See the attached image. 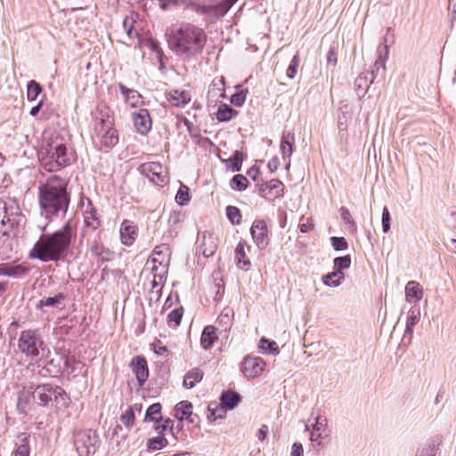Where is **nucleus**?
Here are the masks:
<instances>
[{
  "label": "nucleus",
  "mask_w": 456,
  "mask_h": 456,
  "mask_svg": "<svg viewBox=\"0 0 456 456\" xmlns=\"http://www.w3.org/2000/svg\"><path fill=\"white\" fill-rule=\"evenodd\" d=\"M76 234V227L67 222L61 230L43 234L29 251L28 256L43 262H57L69 249Z\"/></svg>",
  "instance_id": "f257e3e1"
},
{
  "label": "nucleus",
  "mask_w": 456,
  "mask_h": 456,
  "mask_svg": "<svg viewBox=\"0 0 456 456\" xmlns=\"http://www.w3.org/2000/svg\"><path fill=\"white\" fill-rule=\"evenodd\" d=\"M68 183L65 179L53 175L38 187V201L46 216L57 215L60 211L66 212L69 204L67 192Z\"/></svg>",
  "instance_id": "f03ea898"
},
{
  "label": "nucleus",
  "mask_w": 456,
  "mask_h": 456,
  "mask_svg": "<svg viewBox=\"0 0 456 456\" xmlns=\"http://www.w3.org/2000/svg\"><path fill=\"white\" fill-rule=\"evenodd\" d=\"M207 39V34L201 28L188 23L172 33L169 45L176 53L192 57L202 53Z\"/></svg>",
  "instance_id": "7ed1b4c3"
},
{
  "label": "nucleus",
  "mask_w": 456,
  "mask_h": 456,
  "mask_svg": "<svg viewBox=\"0 0 456 456\" xmlns=\"http://www.w3.org/2000/svg\"><path fill=\"white\" fill-rule=\"evenodd\" d=\"M106 104L97 107L94 131L102 147L112 148L118 142V134L114 128V118Z\"/></svg>",
  "instance_id": "20e7f679"
},
{
  "label": "nucleus",
  "mask_w": 456,
  "mask_h": 456,
  "mask_svg": "<svg viewBox=\"0 0 456 456\" xmlns=\"http://www.w3.org/2000/svg\"><path fill=\"white\" fill-rule=\"evenodd\" d=\"M40 161L45 171L57 172L71 164L72 153L65 143L53 141L41 152Z\"/></svg>",
  "instance_id": "39448f33"
},
{
  "label": "nucleus",
  "mask_w": 456,
  "mask_h": 456,
  "mask_svg": "<svg viewBox=\"0 0 456 456\" xmlns=\"http://www.w3.org/2000/svg\"><path fill=\"white\" fill-rule=\"evenodd\" d=\"M32 396L34 400H38L39 405L46 406L52 403L56 410L66 409L70 403L69 395L61 387L50 384L37 387Z\"/></svg>",
  "instance_id": "423d86ee"
},
{
  "label": "nucleus",
  "mask_w": 456,
  "mask_h": 456,
  "mask_svg": "<svg viewBox=\"0 0 456 456\" xmlns=\"http://www.w3.org/2000/svg\"><path fill=\"white\" fill-rule=\"evenodd\" d=\"M18 348L27 358L37 362V358L45 354V345L37 330H26L20 332Z\"/></svg>",
  "instance_id": "0eeeda50"
},
{
  "label": "nucleus",
  "mask_w": 456,
  "mask_h": 456,
  "mask_svg": "<svg viewBox=\"0 0 456 456\" xmlns=\"http://www.w3.org/2000/svg\"><path fill=\"white\" fill-rule=\"evenodd\" d=\"M74 443L80 456H91L96 452L98 436L92 429L80 431L76 435Z\"/></svg>",
  "instance_id": "6e6552de"
},
{
  "label": "nucleus",
  "mask_w": 456,
  "mask_h": 456,
  "mask_svg": "<svg viewBox=\"0 0 456 456\" xmlns=\"http://www.w3.org/2000/svg\"><path fill=\"white\" fill-rule=\"evenodd\" d=\"M139 171L159 186H163L168 182L167 170L159 162L143 163L139 167Z\"/></svg>",
  "instance_id": "1a4fd4ad"
},
{
  "label": "nucleus",
  "mask_w": 456,
  "mask_h": 456,
  "mask_svg": "<svg viewBox=\"0 0 456 456\" xmlns=\"http://www.w3.org/2000/svg\"><path fill=\"white\" fill-rule=\"evenodd\" d=\"M266 362L259 357L247 355L240 363V371L248 379L260 377L266 369Z\"/></svg>",
  "instance_id": "9d476101"
},
{
  "label": "nucleus",
  "mask_w": 456,
  "mask_h": 456,
  "mask_svg": "<svg viewBox=\"0 0 456 456\" xmlns=\"http://www.w3.org/2000/svg\"><path fill=\"white\" fill-rule=\"evenodd\" d=\"M250 235L258 249H265L270 244V232L264 219L254 220L250 227Z\"/></svg>",
  "instance_id": "9b49d317"
},
{
  "label": "nucleus",
  "mask_w": 456,
  "mask_h": 456,
  "mask_svg": "<svg viewBox=\"0 0 456 456\" xmlns=\"http://www.w3.org/2000/svg\"><path fill=\"white\" fill-rule=\"evenodd\" d=\"M129 366L136 378L138 387H142L149 378V368L146 359L143 356L136 355L132 358Z\"/></svg>",
  "instance_id": "f8f14e48"
},
{
  "label": "nucleus",
  "mask_w": 456,
  "mask_h": 456,
  "mask_svg": "<svg viewBox=\"0 0 456 456\" xmlns=\"http://www.w3.org/2000/svg\"><path fill=\"white\" fill-rule=\"evenodd\" d=\"M283 188V183L278 179H272L267 183L258 184L259 194L267 200H274L282 196Z\"/></svg>",
  "instance_id": "ddd939ff"
},
{
  "label": "nucleus",
  "mask_w": 456,
  "mask_h": 456,
  "mask_svg": "<svg viewBox=\"0 0 456 456\" xmlns=\"http://www.w3.org/2000/svg\"><path fill=\"white\" fill-rule=\"evenodd\" d=\"M133 123L136 131L145 135L151 129L152 121L148 110L140 109L133 114Z\"/></svg>",
  "instance_id": "4468645a"
},
{
  "label": "nucleus",
  "mask_w": 456,
  "mask_h": 456,
  "mask_svg": "<svg viewBox=\"0 0 456 456\" xmlns=\"http://www.w3.org/2000/svg\"><path fill=\"white\" fill-rule=\"evenodd\" d=\"M121 243L125 246H131L138 236V227L131 220H124L119 229Z\"/></svg>",
  "instance_id": "2eb2a0df"
},
{
  "label": "nucleus",
  "mask_w": 456,
  "mask_h": 456,
  "mask_svg": "<svg viewBox=\"0 0 456 456\" xmlns=\"http://www.w3.org/2000/svg\"><path fill=\"white\" fill-rule=\"evenodd\" d=\"M250 247L248 245L245 240H240L234 249V260L236 265L240 269L248 271L251 266V262L247 255L249 251Z\"/></svg>",
  "instance_id": "dca6fc26"
},
{
  "label": "nucleus",
  "mask_w": 456,
  "mask_h": 456,
  "mask_svg": "<svg viewBox=\"0 0 456 456\" xmlns=\"http://www.w3.org/2000/svg\"><path fill=\"white\" fill-rule=\"evenodd\" d=\"M167 100L171 106L183 108L191 101V93L186 89H174L167 94Z\"/></svg>",
  "instance_id": "f3484780"
},
{
  "label": "nucleus",
  "mask_w": 456,
  "mask_h": 456,
  "mask_svg": "<svg viewBox=\"0 0 456 456\" xmlns=\"http://www.w3.org/2000/svg\"><path fill=\"white\" fill-rule=\"evenodd\" d=\"M175 416L181 421L186 420L189 423H197L199 417L192 413V404L188 401H182L175 406Z\"/></svg>",
  "instance_id": "a211bd4d"
},
{
  "label": "nucleus",
  "mask_w": 456,
  "mask_h": 456,
  "mask_svg": "<svg viewBox=\"0 0 456 456\" xmlns=\"http://www.w3.org/2000/svg\"><path fill=\"white\" fill-rule=\"evenodd\" d=\"M84 224L87 229L92 231L99 229L102 225L101 216L91 202L88 203L86 209L84 211Z\"/></svg>",
  "instance_id": "6ab92c4d"
},
{
  "label": "nucleus",
  "mask_w": 456,
  "mask_h": 456,
  "mask_svg": "<svg viewBox=\"0 0 456 456\" xmlns=\"http://www.w3.org/2000/svg\"><path fill=\"white\" fill-rule=\"evenodd\" d=\"M139 15L135 12H131L126 16L123 20V28L126 31L129 39H138V45H141V37L137 28V19Z\"/></svg>",
  "instance_id": "aec40b11"
},
{
  "label": "nucleus",
  "mask_w": 456,
  "mask_h": 456,
  "mask_svg": "<svg viewBox=\"0 0 456 456\" xmlns=\"http://www.w3.org/2000/svg\"><path fill=\"white\" fill-rule=\"evenodd\" d=\"M423 297V289L421 285L415 281H409L405 286V297L409 303H417Z\"/></svg>",
  "instance_id": "412c9836"
},
{
  "label": "nucleus",
  "mask_w": 456,
  "mask_h": 456,
  "mask_svg": "<svg viewBox=\"0 0 456 456\" xmlns=\"http://www.w3.org/2000/svg\"><path fill=\"white\" fill-rule=\"evenodd\" d=\"M118 87L127 106L130 108H137L142 104V95L137 91L129 89L123 84H119Z\"/></svg>",
  "instance_id": "4be33fe9"
},
{
  "label": "nucleus",
  "mask_w": 456,
  "mask_h": 456,
  "mask_svg": "<svg viewBox=\"0 0 456 456\" xmlns=\"http://www.w3.org/2000/svg\"><path fill=\"white\" fill-rule=\"evenodd\" d=\"M295 134L290 131H284L281 139L280 149L282 157L289 158L294 151Z\"/></svg>",
  "instance_id": "5701e85b"
},
{
  "label": "nucleus",
  "mask_w": 456,
  "mask_h": 456,
  "mask_svg": "<svg viewBox=\"0 0 456 456\" xmlns=\"http://www.w3.org/2000/svg\"><path fill=\"white\" fill-rule=\"evenodd\" d=\"M218 339L216 327L208 325L204 328L201 337L200 345L204 349L211 348L215 342Z\"/></svg>",
  "instance_id": "b1692460"
},
{
  "label": "nucleus",
  "mask_w": 456,
  "mask_h": 456,
  "mask_svg": "<svg viewBox=\"0 0 456 456\" xmlns=\"http://www.w3.org/2000/svg\"><path fill=\"white\" fill-rule=\"evenodd\" d=\"M28 272L22 265L0 264V276L20 277Z\"/></svg>",
  "instance_id": "393cba45"
},
{
  "label": "nucleus",
  "mask_w": 456,
  "mask_h": 456,
  "mask_svg": "<svg viewBox=\"0 0 456 456\" xmlns=\"http://www.w3.org/2000/svg\"><path fill=\"white\" fill-rule=\"evenodd\" d=\"M204 372L200 368H193L190 370L184 376L183 386L186 388H192L197 383L200 382L203 379Z\"/></svg>",
  "instance_id": "a878e982"
},
{
  "label": "nucleus",
  "mask_w": 456,
  "mask_h": 456,
  "mask_svg": "<svg viewBox=\"0 0 456 456\" xmlns=\"http://www.w3.org/2000/svg\"><path fill=\"white\" fill-rule=\"evenodd\" d=\"M238 111L229 105L225 103H222L219 105L218 110L216 111V119L220 122H226L232 119L235 116H237Z\"/></svg>",
  "instance_id": "bb28decb"
},
{
  "label": "nucleus",
  "mask_w": 456,
  "mask_h": 456,
  "mask_svg": "<svg viewBox=\"0 0 456 456\" xmlns=\"http://www.w3.org/2000/svg\"><path fill=\"white\" fill-rule=\"evenodd\" d=\"M208 419L209 421H215L217 419H221L226 413V409L224 407V405H221L217 403H211L208 405Z\"/></svg>",
  "instance_id": "cd10ccee"
},
{
  "label": "nucleus",
  "mask_w": 456,
  "mask_h": 456,
  "mask_svg": "<svg viewBox=\"0 0 456 456\" xmlns=\"http://www.w3.org/2000/svg\"><path fill=\"white\" fill-rule=\"evenodd\" d=\"M161 404L159 403H156L149 406V408L146 411L145 416H144V421L145 422H151V421H156L161 419Z\"/></svg>",
  "instance_id": "c85d7f7f"
},
{
  "label": "nucleus",
  "mask_w": 456,
  "mask_h": 456,
  "mask_svg": "<svg viewBox=\"0 0 456 456\" xmlns=\"http://www.w3.org/2000/svg\"><path fill=\"white\" fill-rule=\"evenodd\" d=\"M183 315V308L182 306L172 310L167 317L168 326L173 329L177 328L181 323Z\"/></svg>",
  "instance_id": "c756f323"
},
{
  "label": "nucleus",
  "mask_w": 456,
  "mask_h": 456,
  "mask_svg": "<svg viewBox=\"0 0 456 456\" xmlns=\"http://www.w3.org/2000/svg\"><path fill=\"white\" fill-rule=\"evenodd\" d=\"M249 182L243 175H235L230 181V186L234 191H242L248 187Z\"/></svg>",
  "instance_id": "7c9ffc66"
},
{
  "label": "nucleus",
  "mask_w": 456,
  "mask_h": 456,
  "mask_svg": "<svg viewBox=\"0 0 456 456\" xmlns=\"http://www.w3.org/2000/svg\"><path fill=\"white\" fill-rule=\"evenodd\" d=\"M168 444L167 439L164 435H159L156 437L150 438L147 441V448L150 451H159L165 448Z\"/></svg>",
  "instance_id": "2f4dec72"
},
{
  "label": "nucleus",
  "mask_w": 456,
  "mask_h": 456,
  "mask_svg": "<svg viewBox=\"0 0 456 456\" xmlns=\"http://www.w3.org/2000/svg\"><path fill=\"white\" fill-rule=\"evenodd\" d=\"M221 401V405H224L225 409H232L239 403L240 395L234 392L228 391L222 395Z\"/></svg>",
  "instance_id": "473e14b6"
},
{
  "label": "nucleus",
  "mask_w": 456,
  "mask_h": 456,
  "mask_svg": "<svg viewBox=\"0 0 456 456\" xmlns=\"http://www.w3.org/2000/svg\"><path fill=\"white\" fill-rule=\"evenodd\" d=\"M344 273L341 271H334L322 277L323 283L328 286H338L344 279Z\"/></svg>",
  "instance_id": "72a5a7b5"
},
{
  "label": "nucleus",
  "mask_w": 456,
  "mask_h": 456,
  "mask_svg": "<svg viewBox=\"0 0 456 456\" xmlns=\"http://www.w3.org/2000/svg\"><path fill=\"white\" fill-rule=\"evenodd\" d=\"M42 86L36 80H30L27 86V99L28 101H35L42 92Z\"/></svg>",
  "instance_id": "f704fd0d"
},
{
  "label": "nucleus",
  "mask_w": 456,
  "mask_h": 456,
  "mask_svg": "<svg viewBox=\"0 0 456 456\" xmlns=\"http://www.w3.org/2000/svg\"><path fill=\"white\" fill-rule=\"evenodd\" d=\"M259 348L264 353L279 354V347L274 341L262 338L259 341Z\"/></svg>",
  "instance_id": "c9c22d12"
},
{
  "label": "nucleus",
  "mask_w": 456,
  "mask_h": 456,
  "mask_svg": "<svg viewBox=\"0 0 456 456\" xmlns=\"http://www.w3.org/2000/svg\"><path fill=\"white\" fill-rule=\"evenodd\" d=\"M21 444L18 445L17 449L13 452V456H29L30 448L28 440L26 434H21Z\"/></svg>",
  "instance_id": "e433bc0d"
},
{
  "label": "nucleus",
  "mask_w": 456,
  "mask_h": 456,
  "mask_svg": "<svg viewBox=\"0 0 456 456\" xmlns=\"http://www.w3.org/2000/svg\"><path fill=\"white\" fill-rule=\"evenodd\" d=\"M226 216L233 225L240 224L241 214L240 210L237 207L228 206L226 208Z\"/></svg>",
  "instance_id": "4c0bfd02"
},
{
  "label": "nucleus",
  "mask_w": 456,
  "mask_h": 456,
  "mask_svg": "<svg viewBox=\"0 0 456 456\" xmlns=\"http://www.w3.org/2000/svg\"><path fill=\"white\" fill-rule=\"evenodd\" d=\"M243 159L244 155L240 151H236L234 154L229 159V161L232 163V170L233 172H237L241 169Z\"/></svg>",
  "instance_id": "58836bf2"
},
{
  "label": "nucleus",
  "mask_w": 456,
  "mask_h": 456,
  "mask_svg": "<svg viewBox=\"0 0 456 456\" xmlns=\"http://www.w3.org/2000/svg\"><path fill=\"white\" fill-rule=\"evenodd\" d=\"M91 251L94 255L101 256L102 259H108L110 252L106 249L103 244L100 241H94L91 247Z\"/></svg>",
  "instance_id": "ea45409f"
},
{
  "label": "nucleus",
  "mask_w": 456,
  "mask_h": 456,
  "mask_svg": "<svg viewBox=\"0 0 456 456\" xmlns=\"http://www.w3.org/2000/svg\"><path fill=\"white\" fill-rule=\"evenodd\" d=\"M299 63H300L299 54L297 53L293 56V58L290 61V63L287 69L286 74L289 78L292 79L296 77Z\"/></svg>",
  "instance_id": "a19ab883"
},
{
  "label": "nucleus",
  "mask_w": 456,
  "mask_h": 456,
  "mask_svg": "<svg viewBox=\"0 0 456 456\" xmlns=\"http://www.w3.org/2000/svg\"><path fill=\"white\" fill-rule=\"evenodd\" d=\"M175 200L179 205H185L190 201L189 188L185 185H182L175 196Z\"/></svg>",
  "instance_id": "79ce46f5"
},
{
  "label": "nucleus",
  "mask_w": 456,
  "mask_h": 456,
  "mask_svg": "<svg viewBox=\"0 0 456 456\" xmlns=\"http://www.w3.org/2000/svg\"><path fill=\"white\" fill-rule=\"evenodd\" d=\"M350 265H351V258L349 256H339V257H336L334 259V265H335V268H337L336 271L342 272L343 269L349 268Z\"/></svg>",
  "instance_id": "37998d69"
},
{
  "label": "nucleus",
  "mask_w": 456,
  "mask_h": 456,
  "mask_svg": "<svg viewBox=\"0 0 456 456\" xmlns=\"http://www.w3.org/2000/svg\"><path fill=\"white\" fill-rule=\"evenodd\" d=\"M121 422L126 427L131 428L134 424L135 416L133 409H127L120 417Z\"/></svg>",
  "instance_id": "c03bdc74"
},
{
  "label": "nucleus",
  "mask_w": 456,
  "mask_h": 456,
  "mask_svg": "<svg viewBox=\"0 0 456 456\" xmlns=\"http://www.w3.org/2000/svg\"><path fill=\"white\" fill-rule=\"evenodd\" d=\"M202 247L203 254L206 256H210L215 253L217 246L214 241H212L211 238H208V240L204 238Z\"/></svg>",
  "instance_id": "a18cd8bd"
},
{
  "label": "nucleus",
  "mask_w": 456,
  "mask_h": 456,
  "mask_svg": "<svg viewBox=\"0 0 456 456\" xmlns=\"http://www.w3.org/2000/svg\"><path fill=\"white\" fill-rule=\"evenodd\" d=\"M331 244L336 250H345L347 248V242L343 237H331Z\"/></svg>",
  "instance_id": "49530a36"
},
{
  "label": "nucleus",
  "mask_w": 456,
  "mask_h": 456,
  "mask_svg": "<svg viewBox=\"0 0 456 456\" xmlns=\"http://www.w3.org/2000/svg\"><path fill=\"white\" fill-rule=\"evenodd\" d=\"M382 228L384 232H387L390 229V214L387 207L382 212Z\"/></svg>",
  "instance_id": "de8ad7c7"
},
{
  "label": "nucleus",
  "mask_w": 456,
  "mask_h": 456,
  "mask_svg": "<svg viewBox=\"0 0 456 456\" xmlns=\"http://www.w3.org/2000/svg\"><path fill=\"white\" fill-rule=\"evenodd\" d=\"M339 212H340L341 218L344 220V222H346L347 224H349L351 226L355 225V223H354L349 210L346 208L341 207L339 209Z\"/></svg>",
  "instance_id": "09e8293b"
},
{
  "label": "nucleus",
  "mask_w": 456,
  "mask_h": 456,
  "mask_svg": "<svg viewBox=\"0 0 456 456\" xmlns=\"http://www.w3.org/2000/svg\"><path fill=\"white\" fill-rule=\"evenodd\" d=\"M63 298V296L61 294H59L55 297H47L45 299H42L40 301V305H43V306H52V305H54L58 303H60V301Z\"/></svg>",
  "instance_id": "8fccbe9b"
},
{
  "label": "nucleus",
  "mask_w": 456,
  "mask_h": 456,
  "mask_svg": "<svg viewBox=\"0 0 456 456\" xmlns=\"http://www.w3.org/2000/svg\"><path fill=\"white\" fill-rule=\"evenodd\" d=\"M9 221L4 202H0V230Z\"/></svg>",
  "instance_id": "3c124183"
},
{
  "label": "nucleus",
  "mask_w": 456,
  "mask_h": 456,
  "mask_svg": "<svg viewBox=\"0 0 456 456\" xmlns=\"http://www.w3.org/2000/svg\"><path fill=\"white\" fill-rule=\"evenodd\" d=\"M327 420L326 419H322V418H317L316 419V422L314 426V430H316V431H320V432H324L325 429H326V426H327Z\"/></svg>",
  "instance_id": "603ef678"
},
{
  "label": "nucleus",
  "mask_w": 456,
  "mask_h": 456,
  "mask_svg": "<svg viewBox=\"0 0 456 456\" xmlns=\"http://www.w3.org/2000/svg\"><path fill=\"white\" fill-rule=\"evenodd\" d=\"M304 449L301 444L294 443L291 448L290 456H303Z\"/></svg>",
  "instance_id": "864d4df0"
},
{
  "label": "nucleus",
  "mask_w": 456,
  "mask_h": 456,
  "mask_svg": "<svg viewBox=\"0 0 456 456\" xmlns=\"http://www.w3.org/2000/svg\"><path fill=\"white\" fill-rule=\"evenodd\" d=\"M314 223L311 218H308L305 223L299 224V230L301 232H308L314 229Z\"/></svg>",
  "instance_id": "5fc2aeb1"
},
{
  "label": "nucleus",
  "mask_w": 456,
  "mask_h": 456,
  "mask_svg": "<svg viewBox=\"0 0 456 456\" xmlns=\"http://www.w3.org/2000/svg\"><path fill=\"white\" fill-rule=\"evenodd\" d=\"M232 102L235 105L240 106L243 104L245 101V95H242L240 94H235L232 96Z\"/></svg>",
  "instance_id": "6e6d98bb"
},
{
  "label": "nucleus",
  "mask_w": 456,
  "mask_h": 456,
  "mask_svg": "<svg viewBox=\"0 0 456 456\" xmlns=\"http://www.w3.org/2000/svg\"><path fill=\"white\" fill-rule=\"evenodd\" d=\"M280 165L278 158H273L267 164V167L269 170L273 173L275 172L278 169V167Z\"/></svg>",
  "instance_id": "4d7b16f0"
},
{
  "label": "nucleus",
  "mask_w": 456,
  "mask_h": 456,
  "mask_svg": "<svg viewBox=\"0 0 456 456\" xmlns=\"http://www.w3.org/2000/svg\"><path fill=\"white\" fill-rule=\"evenodd\" d=\"M169 251V248H168V246L166 245V244H161L159 246H156L154 250H153V254L154 255H160L162 253H168Z\"/></svg>",
  "instance_id": "13d9d810"
},
{
  "label": "nucleus",
  "mask_w": 456,
  "mask_h": 456,
  "mask_svg": "<svg viewBox=\"0 0 456 456\" xmlns=\"http://www.w3.org/2000/svg\"><path fill=\"white\" fill-rule=\"evenodd\" d=\"M268 433V428L266 425H263L262 428L257 432V437L260 441L265 439Z\"/></svg>",
  "instance_id": "bf43d9fd"
},
{
  "label": "nucleus",
  "mask_w": 456,
  "mask_h": 456,
  "mask_svg": "<svg viewBox=\"0 0 456 456\" xmlns=\"http://www.w3.org/2000/svg\"><path fill=\"white\" fill-rule=\"evenodd\" d=\"M259 169L257 167H251L248 171V175H251L252 176V179L254 181H256L257 180V176L259 175Z\"/></svg>",
  "instance_id": "052dcab7"
},
{
  "label": "nucleus",
  "mask_w": 456,
  "mask_h": 456,
  "mask_svg": "<svg viewBox=\"0 0 456 456\" xmlns=\"http://www.w3.org/2000/svg\"><path fill=\"white\" fill-rule=\"evenodd\" d=\"M43 106V102H39L38 104L30 110L31 116H37Z\"/></svg>",
  "instance_id": "680f3d73"
},
{
  "label": "nucleus",
  "mask_w": 456,
  "mask_h": 456,
  "mask_svg": "<svg viewBox=\"0 0 456 456\" xmlns=\"http://www.w3.org/2000/svg\"><path fill=\"white\" fill-rule=\"evenodd\" d=\"M322 432H318L316 430H313L312 433H311V441H317L318 439H320L322 437Z\"/></svg>",
  "instance_id": "e2e57ef3"
},
{
  "label": "nucleus",
  "mask_w": 456,
  "mask_h": 456,
  "mask_svg": "<svg viewBox=\"0 0 456 456\" xmlns=\"http://www.w3.org/2000/svg\"><path fill=\"white\" fill-rule=\"evenodd\" d=\"M76 362L75 356L67 357L65 360V366L68 368H73V364Z\"/></svg>",
  "instance_id": "0e129e2a"
},
{
  "label": "nucleus",
  "mask_w": 456,
  "mask_h": 456,
  "mask_svg": "<svg viewBox=\"0 0 456 456\" xmlns=\"http://www.w3.org/2000/svg\"><path fill=\"white\" fill-rule=\"evenodd\" d=\"M129 409H133V412L134 413V411H142V403H134L132 407Z\"/></svg>",
  "instance_id": "69168bd1"
},
{
  "label": "nucleus",
  "mask_w": 456,
  "mask_h": 456,
  "mask_svg": "<svg viewBox=\"0 0 456 456\" xmlns=\"http://www.w3.org/2000/svg\"><path fill=\"white\" fill-rule=\"evenodd\" d=\"M169 422H170L169 420H166L165 424H163L161 426H158L156 428V429L159 430L161 428L162 430H165L167 428V425L169 424Z\"/></svg>",
  "instance_id": "338daca9"
},
{
  "label": "nucleus",
  "mask_w": 456,
  "mask_h": 456,
  "mask_svg": "<svg viewBox=\"0 0 456 456\" xmlns=\"http://www.w3.org/2000/svg\"><path fill=\"white\" fill-rule=\"evenodd\" d=\"M452 19L456 20V3L452 6Z\"/></svg>",
  "instance_id": "774afa93"
}]
</instances>
